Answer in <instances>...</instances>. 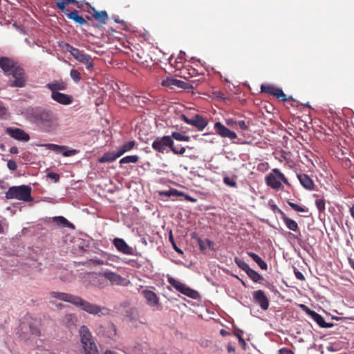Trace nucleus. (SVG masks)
Instances as JSON below:
<instances>
[{
  "label": "nucleus",
  "instance_id": "obj_1",
  "mask_svg": "<svg viewBox=\"0 0 354 354\" xmlns=\"http://www.w3.org/2000/svg\"><path fill=\"white\" fill-rule=\"evenodd\" d=\"M50 295L53 298L71 303L83 311L93 315L100 317L108 315L110 313L109 308L90 303L75 295L60 292H51Z\"/></svg>",
  "mask_w": 354,
  "mask_h": 354
},
{
  "label": "nucleus",
  "instance_id": "obj_2",
  "mask_svg": "<svg viewBox=\"0 0 354 354\" xmlns=\"http://www.w3.org/2000/svg\"><path fill=\"white\" fill-rule=\"evenodd\" d=\"M29 117L46 132L55 130L59 125L57 116L50 109L39 107L33 109L30 111Z\"/></svg>",
  "mask_w": 354,
  "mask_h": 354
},
{
  "label": "nucleus",
  "instance_id": "obj_3",
  "mask_svg": "<svg viewBox=\"0 0 354 354\" xmlns=\"http://www.w3.org/2000/svg\"><path fill=\"white\" fill-rule=\"evenodd\" d=\"M79 333L82 347L86 354H97L98 350L93 337L86 326L80 328Z\"/></svg>",
  "mask_w": 354,
  "mask_h": 354
},
{
  "label": "nucleus",
  "instance_id": "obj_4",
  "mask_svg": "<svg viewBox=\"0 0 354 354\" xmlns=\"http://www.w3.org/2000/svg\"><path fill=\"white\" fill-rule=\"evenodd\" d=\"M6 198L30 202L32 200L31 188L27 185L12 186L6 192Z\"/></svg>",
  "mask_w": 354,
  "mask_h": 354
},
{
  "label": "nucleus",
  "instance_id": "obj_5",
  "mask_svg": "<svg viewBox=\"0 0 354 354\" xmlns=\"http://www.w3.org/2000/svg\"><path fill=\"white\" fill-rule=\"evenodd\" d=\"M281 180L287 185H290V183L286 176L282 174L279 169H272V173L269 174L266 176V184L273 189H279L281 187Z\"/></svg>",
  "mask_w": 354,
  "mask_h": 354
},
{
  "label": "nucleus",
  "instance_id": "obj_6",
  "mask_svg": "<svg viewBox=\"0 0 354 354\" xmlns=\"http://www.w3.org/2000/svg\"><path fill=\"white\" fill-rule=\"evenodd\" d=\"M168 283L172 286L176 290L179 291L180 293L192 298V299H197L198 297V293L196 290H194L189 287L187 286L185 284L181 283L178 280L174 279L172 277H167Z\"/></svg>",
  "mask_w": 354,
  "mask_h": 354
},
{
  "label": "nucleus",
  "instance_id": "obj_7",
  "mask_svg": "<svg viewBox=\"0 0 354 354\" xmlns=\"http://www.w3.org/2000/svg\"><path fill=\"white\" fill-rule=\"evenodd\" d=\"M14 77V80L9 81L8 85L11 87H24L26 84V77L24 70L19 66L12 70L10 73Z\"/></svg>",
  "mask_w": 354,
  "mask_h": 354
},
{
  "label": "nucleus",
  "instance_id": "obj_8",
  "mask_svg": "<svg viewBox=\"0 0 354 354\" xmlns=\"http://www.w3.org/2000/svg\"><path fill=\"white\" fill-rule=\"evenodd\" d=\"M261 92L276 97L277 99H279L283 102L294 100L292 96L287 98L286 95L281 88L271 84H262L261 86Z\"/></svg>",
  "mask_w": 354,
  "mask_h": 354
},
{
  "label": "nucleus",
  "instance_id": "obj_9",
  "mask_svg": "<svg viewBox=\"0 0 354 354\" xmlns=\"http://www.w3.org/2000/svg\"><path fill=\"white\" fill-rule=\"evenodd\" d=\"M174 144V140L169 136H164L162 137H157L152 142V149L160 153H164L166 148L169 147L170 149Z\"/></svg>",
  "mask_w": 354,
  "mask_h": 354
},
{
  "label": "nucleus",
  "instance_id": "obj_10",
  "mask_svg": "<svg viewBox=\"0 0 354 354\" xmlns=\"http://www.w3.org/2000/svg\"><path fill=\"white\" fill-rule=\"evenodd\" d=\"M55 4L57 8L61 11H64L66 8L69 5H74L77 8L86 10L84 6L91 8V6L85 0H62L56 1Z\"/></svg>",
  "mask_w": 354,
  "mask_h": 354
},
{
  "label": "nucleus",
  "instance_id": "obj_11",
  "mask_svg": "<svg viewBox=\"0 0 354 354\" xmlns=\"http://www.w3.org/2000/svg\"><path fill=\"white\" fill-rule=\"evenodd\" d=\"M180 118L186 124L192 125L197 128L198 131H203L208 124L207 120L198 114L196 115L192 119H189L185 115L182 114L180 115Z\"/></svg>",
  "mask_w": 354,
  "mask_h": 354
},
{
  "label": "nucleus",
  "instance_id": "obj_12",
  "mask_svg": "<svg viewBox=\"0 0 354 354\" xmlns=\"http://www.w3.org/2000/svg\"><path fill=\"white\" fill-rule=\"evenodd\" d=\"M141 293L149 306L152 308L153 310L161 309L159 298L154 292L149 290H143Z\"/></svg>",
  "mask_w": 354,
  "mask_h": 354
},
{
  "label": "nucleus",
  "instance_id": "obj_13",
  "mask_svg": "<svg viewBox=\"0 0 354 354\" xmlns=\"http://www.w3.org/2000/svg\"><path fill=\"white\" fill-rule=\"evenodd\" d=\"M214 129L216 133L222 138H227L231 140L237 138V135L235 132L230 130L220 122H217L214 124Z\"/></svg>",
  "mask_w": 354,
  "mask_h": 354
},
{
  "label": "nucleus",
  "instance_id": "obj_14",
  "mask_svg": "<svg viewBox=\"0 0 354 354\" xmlns=\"http://www.w3.org/2000/svg\"><path fill=\"white\" fill-rule=\"evenodd\" d=\"M252 297L254 302L259 304L263 310L268 309L269 299L263 290H259L253 292Z\"/></svg>",
  "mask_w": 354,
  "mask_h": 354
},
{
  "label": "nucleus",
  "instance_id": "obj_15",
  "mask_svg": "<svg viewBox=\"0 0 354 354\" xmlns=\"http://www.w3.org/2000/svg\"><path fill=\"white\" fill-rule=\"evenodd\" d=\"M6 133L14 139L20 141L26 142L30 140L29 135L21 129L15 127H8L6 129Z\"/></svg>",
  "mask_w": 354,
  "mask_h": 354
},
{
  "label": "nucleus",
  "instance_id": "obj_16",
  "mask_svg": "<svg viewBox=\"0 0 354 354\" xmlns=\"http://www.w3.org/2000/svg\"><path fill=\"white\" fill-rule=\"evenodd\" d=\"M62 12L66 15L68 19L73 20L80 26L89 25L86 20L82 16L80 15L79 11L77 10L69 11V10L66 8V10Z\"/></svg>",
  "mask_w": 354,
  "mask_h": 354
},
{
  "label": "nucleus",
  "instance_id": "obj_17",
  "mask_svg": "<svg viewBox=\"0 0 354 354\" xmlns=\"http://www.w3.org/2000/svg\"><path fill=\"white\" fill-rule=\"evenodd\" d=\"M89 8L92 10V12L86 10V11L91 15V16L87 15L86 17V19L90 20L92 18H94L95 20L98 21L102 24H105L106 23L108 19V15L106 11H97L93 7Z\"/></svg>",
  "mask_w": 354,
  "mask_h": 354
},
{
  "label": "nucleus",
  "instance_id": "obj_18",
  "mask_svg": "<svg viewBox=\"0 0 354 354\" xmlns=\"http://www.w3.org/2000/svg\"><path fill=\"white\" fill-rule=\"evenodd\" d=\"M113 245L119 252L124 254L132 255L133 254V248H131L122 239L115 238L113 240Z\"/></svg>",
  "mask_w": 354,
  "mask_h": 354
},
{
  "label": "nucleus",
  "instance_id": "obj_19",
  "mask_svg": "<svg viewBox=\"0 0 354 354\" xmlns=\"http://www.w3.org/2000/svg\"><path fill=\"white\" fill-rule=\"evenodd\" d=\"M306 312L320 327L331 328L334 326L333 323L326 322L324 317L315 311L306 308Z\"/></svg>",
  "mask_w": 354,
  "mask_h": 354
},
{
  "label": "nucleus",
  "instance_id": "obj_20",
  "mask_svg": "<svg viewBox=\"0 0 354 354\" xmlns=\"http://www.w3.org/2000/svg\"><path fill=\"white\" fill-rule=\"evenodd\" d=\"M102 275L113 285H124L126 279L121 275L113 272H104Z\"/></svg>",
  "mask_w": 354,
  "mask_h": 354
},
{
  "label": "nucleus",
  "instance_id": "obj_21",
  "mask_svg": "<svg viewBox=\"0 0 354 354\" xmlns=\"http://www.w3.org/2000/svg\"><path fill=\"white\" fill-rule=\"evenodd\" d=\"M28 329L32 335L37 337L40 335V330L36 322L28 323L23 322L20 325V330L22 331V333H26Z\"/></svg>",
  "mask_w": 354,
  "mask_h": 354
},
{
  "label": "nucleus",
  "instance_id": "obj_22",
  "mask_svg": "<svg viewBox=\"0 0 354 354\" xmlns=\"http://www.w3.org/2000/svg\"><path fill=\"white\" fill-rule=\"evenodd\" d=\"M17 66L18 65L16 64L14 60L8 57H0V68L5 73H10L12 70H14V68Z\"/></svg>",
  "mask_w": 354,
  "mask_h": 354
},
{
  "label": "nucleus",
  "instance_id": "obj_23",
  "mask_svg": "<svg viewBox=\"0 0 354 354\" xmlns=\"http://www.w3.org/2000/svg\"><path fill=\"white\" fill-rule=\"evenodd\" d=\"M65 48L79 62H82L88 55V54L84 53V51L73 47L69 44H66Z\"/></svg>",
  "mask_w": 354,
  "mask_h": 354
},
{
  "label": "nucleus",
  "instance_id": "obj_24",
  "mask_svg": "<svg viewBox=\"0 0 354 354\" xmlns=\"http://www.w3.org/2000/svg\"><path fill=\"white\" fill-rule=\"evenodd\" d=\"M51 98L57 103L63 105L71 104L73 102V98L71 95L59 92L51 93Z\"/></svg>",
  "mask_w": 354,
  "mask_h": 354
},
{
  "label": "nucleus",
  "instance_id": "obj_25",
  "mask_svg": "<svg viewBox=\"0 0 354 354\" xmlns=\"http://www.w3.org/2000/svg\"><path fill=\"white\" fill-rule=\"evenodd\" d=\"M278 213L281 214V219L290 230L293 232L299 230L298 224L295 221L288 218L281 209H278Z\"/></svg>",
  "mask_w": 354,
  "mask_h": 354
},
{
  "label": "nucleus",
  "instance_id": "obj_26",
  "mask_svg": "<svg viewBox=\"0 0 354 354\" xmlns=\"http://www.w3.org/2000/svg\"><path fill=\"white\" fill-rule=\"evenodd\" d=\"M297 178L301 185L308 190H313L315 187L313 180L305 174H297Z\"/></svg>",
  "mask_w": 354,
  "mask_h": 354
},
{
  "label": "nucleus",
  "instance_id": "obj_27",
  "mask_svg": "<svg viewBox=\"0 0 354 354\" xmlns=\"http://www.w3.org/2000/svg\"><path fill=\"white\" fill-rule=\"evenodd\" d=\"M46 88L53 93H59V91H64L67 88V84L62 81H54L46 84Z\"/></svg>",
  "mask_w": 354,
  "mask_h": 354
},
{
  "label": "nucleus",
  "instance_id": "obj_28",
  "mask_svg": "<svg viewBox=\"0 0 354 354\" xmlns=\"http://www.w3.org/2000/svg\"><path fill=\"white\" fill-rule=\"evenodd\" d=\"M45 147L48 149L52 150L57 153H62V154L64 156H70L74 154V151H67L62 152V151L64 149L65 147L57 145L55 144H46V145H45Z\"/></svg>",
  "mask_w": 354,
  "mask_h": 354
},
{
  "label": "nucleus",
  "instance_id": "obj_29",
  "mask_svg": "<svg viewBox=\"0 0 354 354\" xmlns=\"http://www.w3.org/2000/svg\"><path fill=\"white\" fill-rule=\"evenodd\" d=\"M120 157V156L119 155L118 151H116V153L107 152L104 153L103 156L99 158L98 161L101 163L111 162L115 161L117 158Z\"/></svg>",
  "mask_w": 354,
  "mask_h": 354
},
{
  "label": "nucleus",
  "instance_id": "obj_30",
  "mask_svg": "<svg viewBox=\"0 0 354 354\" xmlns=\"http://www.w3.org/2000/svg\"><path fill=\"white\" fill-rule=\"evenodd\" d=\"M248 255L252 259V260L257 263V264L263 270H268V265L259 255L252 252H248Z\"/></svg>",
  "mask_w": 354,
  "mask_h": 354
},
{
  "label": "nucleus",
  "instance_id": "obj_31",
  "mask_svg": "<svg viewBox=\"0 0 354 354\" xmlns=\"http://www.w3.org/2000/svg\"><path fill=\"white\" fill-rule=\"evenodd\" d=\"M136 145L135 141H129L120 146L117 151L122 156L124 153L131 151Z\"/></svg>",
  "mask_w": 354,
  "mask_h": 354
},
{
  "label": "nucleus",
  "instance_id": "obj_32",
  "mask_svg": "<svg viewBox=\"0 0 354 354\" xmlns=\"http://www.w3.org/2000/svg\"><path fill=\"white\" fill-rule=\"evenodd\" d=\"M53 222L55 223L59 226L62 227H74L73 225L64 216H55L53 218Z\"/></svg>",
  "mask_w": 354,
  "mask_h": 354
},
{
  "label": "nucleus",
  "instance_id": "obj_33",
  "mask_svg": "<svg viewBox=\"0 0 354 354\" xmlns=\"http://www.w3.org/2000/svg\"><path fill=\"white\" fill-rule=\"evenodd\" d=\"M64 324L68 326L71 327L75 326L77 322V316L73 313L66 314L64 318Z\"/></svg>",
  "mask_w": 354,
  "mask_h": 354
},
{
  "label": "nucleus",
  "instance_id": "obj_34",
  "mask_svg": "<svg viewBox=\"0 0 354 354\" xmlns=\"http://www.w3.org/2000/svg\"><path fill=\"white\" fill-rule=\"evenodd\" d=\"M246 274L255 283L260 282L261 280H263V276L252 268H250Z\"/></svg>",
  "mask_w": 354,
  "mask_h": 354
},
{
  "label": "nucleus",
  "instance_id": "obj_35",
  "mask_svg": "<svg viewBox=\"0 0 354 354\" xmlns=\"http://www.w3.org/2000/svg\"><path fill=\"white\" fill-rule=\"evenodd\" d=\"M159 194L160 196L170 197V196H180L184 195V193L176 189H170L167 191L159 192Z\"/></svg>",
  "mask_w": 354,
  "mask_h": 354
},
{
  "label": "nucleus",
  "instance_id": "obj_36",
  "mask_svg": "<svg viewBox=\"0 0 354 354\" xmlns=\"http://www.w3.org/2000/svg\"><path fill=\"white\" fill-rule=\"evenodd\" d=\"M172 140H176L178 141H185V142H189L190 140V137L189 136L183 135L182 133L179 132H172L171 135L169 136Z\"/></svg>",
  "mask_w": 354,
  "mask_h": 354
},
{
  "label": "nucleus",
  "instance_id": "obj_37",
  "mask_svg": "<svg viewBox=\"0 0 354 354\" xmlns=\"http://www.w3.org/2000/svg\"><path fill=\"white\" fill-rule=\"evenodd\" d=\"M139 157L137 155L127 156L120 160V164L136 163L138 161Z\"/></svg>",
  "mask_w": 354,
  "mask_h": 354
},
{
  "label": "nucleus",
  "instance_id": "obj_38",
  "mask_svg": "<svg viewBox=\"0 0 354 354\" xmlns=\"http://www.w3.org/2000/svg\"><path fill=\"white\" fill-rule=\"evenodd\" d=\"M234 262L239 268H241L245 272H247L248 270L250 268L247 263H245L243 260L238 257H236L234 259Z\"/></svg>",
  "mask_w": 354,
  "mask_h": 354
},
{
  "label": "nucleus",
  "instance_id": "obj_39",
  "mask_svg": "<svg viewBox=\"0 0 354 354\" xmlns=\"http://www.w3.org/2000/svg\"><path fill=\"white\" fill-rule=\"evenodd\" d=\"M80 63L84 64L86 69L88 71L92 70L94 66L93 59L89 55L82 62H80Z\"/></svg>",
  "mask_w": 354,
  "mask_h": 354
},
{
  "label": "nucleus",
  "instance_id": "obj_40",
  "mask_svg": "<svg viewBox=\"0 0 354 354\" xmlns=\"http://www.w3.org/2000/svg\"><path fill=\"white\" fill-rule=\"evenodd\" d=\"M80 63L84 64L86 69L88 71L92 70L94 66L93 59L89 55L82 62H80Z\"/></svg>",
  "mask_w": 354,
  "mask_h": 354
},
{
  "label": "nucleus",
  "instance_id": "obj_41",
  "mask_svg": "<svg viewBox=\"0 0 354 354\" xmlns=\"http://www.w3.org/2000/svg\"><path fill=\"white\" fill-rule=\"evenodd\" d=\"M70 75L75 83H78L82 79L81 73L76 69H72L70 72Z\"/></svg>",
  "mask_w": 354,
  "mask_h": 354
},
{
  "label": "nucleus",
  "instance_id": "obj_42",
  "mask_svg": "<svg viewBox=\"0 0 354 354\" xmlns=\"http://www.w3.org/2000/svg\"><path fill=\"white\" fill-rule=\"evenodd\" d=\"M176 79L167 77L162 81L161 84L163 86H169L173 88L176 86Z\"/></svg>",
  "mask_w": 354,
  "mask_h": 354
},
{
  "label": "nucleus",
  "instance_id": "obj_43",
  "mask_svg": "<svg viewBox=\"0 0 354 354\" xmlns=\"http://www.w3.org/2000/svg\"><path fill=\"white\" fill-rule=\"evenodd\" d=\"M288 205L290 207H291L296 212H308V209L307 208H306L304 207L299 206V205H297L296 203H294L292 202L288 201Z\"/></svg>",
  "mask_w": 354,
  "mask_h": 354
},
{
  "label": "nucleus",
  "instance_id": "obj_44",
  "mask_svg": "<svg viewBox=\"0 0 354 354\" xmlns=\"http://www.w3.org/2000/svg\"><path fill=\"white\" fill-rule=\"evenodd\" d=\"M171 151L173 152V153L176 155H183L185 153L186 151V148L185 147H181L180 148H178L175 147L174 143L172 144V147L171 148Z\"/></svg>",
  "mask_w": 354,
  "mask_h": 354
},
{
  "label": "nucleus",
  "instance_id": "obj_45",
  "mask_svg": "<svg viewBox=\"0 0 354 354\" xmlns=\"http://www.w3.org/2000/svg\"><path fill=\"white\" fill-rule=\"evenodd\" d=\"M223 183L229 187H237V183H236V180L233 178H230L228 176L224 177Z\"/></svg>",
  "mask_w": 354,
  "mask_h": 354
},
{
  "label": "nucleus",
  "instance_id": "obj_46",
  "mask_svg": "<svg viewBox=\"0 0 354 354\" xmlns=\"http://www.w3.org/2000/svg\"><path fill=\"white\" fill-rule=\"evenodd\" d=\"M315 205L320 212H323L325 210V201L324 199H317Z\"/></svg>",
  "mask_w": 354,
  "mask_h": 354
},
{
  "label": "nucleus",
  "instance_id": "obj_47",
  "mask_svg": "<svg viewBox=\"0 0 354 354\" xmlns=\"http://www.w3.org/2000/svg\"><path fill=\"white\" fill-rule=\"evenodd\" d=\"M88 264L89 266H100V265H104V262L102 259H89L88 261Z\"/></svg>",
  "mask_w": 354,
  "mask_h": 354
},
{
  "label": "nucleus",
  "instance_id": "obj_48",
  "mask_svg": "<svg viewBox=\"0 0 354 354\" xmlns=\"http://www.w3.org/2000/svg\"><path fill=\"white\" fill-rule=\"evenodd\" d=\"M109 329L110 330V335H109V337L110 338L113 339L117 335V333H116V327H115V326L114 324H111L109 325Z\"/></svg>",
  "mask_w": 354,
  "mask_h": 354
},
{
  "label": "nucleus",
  "instance_id": "obj_49",
  "mask_svg": "<svg viewBox=\"0 0 354 354\" xmlns=\"http://www.w3.org/2000/svg\"><path fill=\"white\" fill-rule=\"evenodd\" d=\"M236 125L243 131H246L248 129V125L245 123L244 120H239L236 122Z\"/></svg>",
  "mask_w": 354,
  "mask_h": 354
},
{
  "label": "nucleus",
  "instance_id": "obj_50",
  "mask_svg": "<svg viewBox=\"0 0 354 354\" xmlns=\"http://www.w3.org/2000/svg\"><path fill=\"white\" fill-rule=\"evenodd\" d=\"M7 166H8V169L12 170V171H15L17 168V165L16 162L15 160H9L8 161Z\"/></svg>",
  "mask_w": 354,
  "mask_h": 354
},
{
  "label": "nucleus",
  "instance_id": "obj_51",
  "mask_svg": "<svg viewBox=\"0 0 354 354\" xmlns=\"http://www.w3.org/2000/svg\"><path fill=\"white\" fill-rule=\"evenodd\" d=\"M47 177L54 180L55 182H57L59 180V175L54 172L48 173Z\"/></svg>",
  "mask_w": 354,
  "mask_h": 354
},
{
  "label": "nucleus",
  "instance_id": "obj_52",
  "mask_svg": "<svg viewBox=\"0 0 354 354\" xmlns=\"http://www.w3.org/2000/svg\"><path fill=\"white\" fill-rule=\"evenodd\" d=\"M187 84L182 80H176V87L186 88Z\"/></svg>",
  "mask_w": 354,
  "mask_h": 354
},
{
  "label": "nucleus",
  "instance_id": "obj_53",
  "mask_svg": "<svg viewBox=\"0 0 354 354\" xmlns=\"http://www.w3.org/2000/svg\"><path fill=\"white\" fill-rule=\"evenodd\" d=\"M294 273L297 279H299L301 281L305 280V277H304V274L300 271H299L297 268L294 269Z\"/></svg>",
  "mask_w": 354,
  "mask_h": 354
},
{
  "label": "nucleus",
  "instance_id": "obj_54",
  "mask_svg": "<svg viewBox=\"0 0 354 354\" xmlns=\"http://www.w3.org/2000/svg\"><path fill=\"white\" fill-rule=\"evenodd\" d=\"M279 354H294V353L289 348H283L279 350Z\"/></svg>",
  "mask_w": 354,
  "mask_h": 354
},
{
  "label": "nucleus",
  "instance_id": "obj_55",
  "mask_svg": "<svg viewBox=\"0 0 354 354\" xmlns=\"http://www.w3.org/2000/svg\"><path fill=\"white\" fill-rule=\"evenodd\" d=\"M236 120H234L232 118H227L225 120V123L227 126H230V127H232L234 126V124H236Z\"/></svg>",
  "mask_w": 354,
  "mask_h": 354
},
{
  "label": "nucleus",
  "instance_id": "obj_56",
  "mask_svg": "<svg viewBox=\"0 0 354 354\" xmlns=\"http://www.w3.org/2000/svg\"><path fill=\"white\" fill-rule=\"evenodd\" d=\"M236 335L238 337L239 342L241 344V346L243 347H245V345H246V343H245L244 339L242 337V336L241 335H239V334H236Z\"/></svg>",
  "mask_w": 354,
  "mask_h": 354
},
{
  "label": "nucleus",
  "instance_id": "obj_57",
  "mask_svg": "<svg viewBox=\"0 0 354 354\" xmlns=\"http://www.w3.org/2000/svg\"><path fill=\"white\" fill-rule=\"evenodd\" d=\"M227 350L231 354H234L235 353V348L231 344L227 345Z\"/></svg>",
  "mask_w": 354,
  "mask_h": 354
},
{
  "label": "nucleus",
  "instance_id": "obj_58",
  "mask_svg": "<svg viewBox=\"0 0 354 354\" xmlns=\"http://www.w3.org/2000/svg\"><path fill=\"white\" fill-rule=\"evenodd\" d=\"M182 196H184L185 198L188 201H191V202H196V199L194 198L193 197L189 196V195H187L184 193V195H183Z\"/></svg>",
  "mask_w": 354,
  "mask_h": 354
},
{
  "label": "nucleus",
  "instance_id": "obj_59",
  "mask_svg": "<svg viewBox=\"0 0 354 354\" xmlns=\"http://www.w3.org/2000/svg\"><path fill=\"white\" fill-rule=\"evenodd\" d=\"M10 152L12 154H17L18 153V148L15 146L14 147H12L10 149Z\"/></svg>",
  "mask_w": 354,
  "mask_h": 354
},
{
  "label": "nucleus",
  "instance_id": "obj_60",
  "mask_svg": "<svg viewBox=\"0 0 354 354\" xmlns=\"http://www.w3.org/2000/svg\"><path fill=\"white\" fill-rule=\"evenodd\" d=\"M173 245V248H174V250L176 252H177L178 254H183V251L179 248H178L176 246L175 242H173V245Z\"/></svg>",
  "mask_w": 354,
  "mask_h": 354
},
{
  "label": "nucleus",
  "instance_id": "obj_61",
  "mask_svg": "<svg viewBox=\"0 0 354 354\" xmlns=\"http://www.w3.org/2000/svg\"><path fill=\"white\" fill-rule=\"evenodd\" d=\"M198 245H199L201 250V251H204L205 248V246L203 244V241L202 240H201V239L198 240Z\"/></svg>",
  "mask_w": 354,
  "mask_h": 354
},
{
  "label": "nucleus",
  "instance_id": "obj_62",
  "mask_svg": "<svg viewBox=\"0 0 354 354\" xmlns=\"http://www.w3.org/2000/svg\"><path fill=\"white\" fill-rule=\"evenodd\" d=\"M350 213L351 216L354 219V204L350 207Z\"/></svg>",
  "mask_w": 354,
  "mask_h": 354
},
{
  "label": "nucleus",
  "instance_id": "obj_63",
  "mask_svg": "<svg viewBox=\"0 0 354 354\" xmlns=\"http://www.w3.org/2000/svg\"><path fill=\"white\" fill-rule=\"evenodd\" d=\"M351 267L354 270V261L351 259H348Z\"/></svg>",
  "mask_w": 354,
  "mask_h": 354
},
{
  "label": "nucleus",
  "instance_id": "obj_64",
  "mask_svg": "<svg viewBox=\"0 0 354 354\" xmlns=\"http://www.w3.org/2000/svg\"><path fill=\"white\" fill-rule=\"evenodd\" d=\"M104 354H118V353L113 351H106Z\"/></svg>",
  "mask_w": 354,
  "mask_h": 354
}]
</instances>
